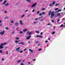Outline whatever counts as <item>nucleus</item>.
Masks as SVG:
<instances>
[{
	"instance_id": "1a4fd4ad",
	"label": "nucleus",
	"mask_w": 65,
	"mask_h": 65,
	"mask_svg": "<svg viewBox=\"0 0 65 65\" xmlns=\"http://www.w3.org/2000/svg\"><path fill=\"white\" fill-rule=\"evenodd\" d=\"M27 29H24L23 30V32H26V31H27Z\"/></svg>"
},
{
	"instance_id": "c03bdc74",
	"label": "nucleus",
	"mask_w": 65,
	"mask_h": 65,
	"mask_svg": "<svg viewBox=\"0 0 65 65\" xmlns=\"http://www.w3.org/2000/svg\"><path fill=\"white\" fill-rule=\"evenodd\" d=\"M42 15V14H41V13H40L39 14V15H40H40Z\"/></svg>"
},
{
	"instance_id": "79ce46f5",
	"label": "nucleus",
	"mask_w": 65,
	"mask_h": 65,
	"mask_svg": "<svg viewBox=\"0 0 65 65\" xmlns=\"http://www.w3.org/2000/svg\"><path fill=\"white\" fill-rule=\"evenodd\" d=\"M51 25V24L50 23H48V26H49V25Z\"/></svg>"
},
{
	"instance_id": "09e8293b",
	"label": "nucleus",
	"mask_w": 65,
	"mask_h": 65,
	"mask_svg": "<svg viewBox=\"0 0 65 65\" xmlns=\"http://www.w3.org/2000/svg\"><path fill=\"white\" fill-rule=\"evenodd\" d=\"M59 21H60V19H58V20H57V22H59Z\"/></svg>"
},
{
	"instance_id": "bb28decb",
	"label": "nucleus",
	"mask_w": 65,
	"mask_h": 65,
	"mask_svg": "<svg viewBox=\"0 0 65 65\" xmlns=\"http://www.w3.org/2000/svg\"><path fill=\"white\" fill-rule=\"evenodd\" d=\"M63 26H64V25H63V24L61 25H60V27H62Z\"/></svg>"
},
{
	"instance_id": "f704fd0d",
	"label": "nucleus",
	"mask_w": 65,
	"mask_h": 65,
	"mask_svg": "<svg viewBox=\"0 0 65 65\" xmlns=\"http://www.w3.org/2000/svg\"><path fill=\"white\" fill-rule=\"evenodd\" d=\"M14 32H15V31H13V32L12 33V34H13V33H14Z\"/></svg>"
},
{
	"instance_id": "20e7f679",
	"label": "nucleus",
	"mask_w": 65,
	"mask_h": 65,
	"mask_svg": "<svg viewBox=\"0 0 65 65\" xmlns=\"http://www.w3.org/2000/svg\"><path fill=\"white\" fill-rule=\"evenodd\" d=\"M19 44H22V45H24L25 44V43L23 42H21L20 43H19Z\"/></svg>"
},
{
	"instance_id": "603ef678",
	"label": "nucleus",
	"mask_w": 65,
	"mask_h": 65,
	"mask_svg": "<svg viewBox=\"0 0 65 65\" xmlns=\"http://www.w3.org/2000/svg\"><path fill=\"white\" fill-rule=\"evenodd\" d=\"M44 9H45L44 8H42V10H44Z\"/></svg>"
},
{
	"instance_id": "f03ea898",
	"label": "nucleus",
	"mask_w": 65,
	"mask_h": 65,
	"mask_svg": "<svg viewBox=\"0 0 65 65\" xmlns=\"http://www.w3.org/2000/svg\"><path fill=\"white\" fill-rule=\"evenodd\" d=\"M5 33V31L4 30L3 31H1L0 33V34H1V35H3L4 34V33Z\"/></svg>"
},
{
	"instance_id": "cd10ccee",
	"label": "nucleus",
	"mask_w": 65,
	"mask_h": 65,
	"mask_svg": "<svg viewBox=\"0 0 65 65\" xmlns=\"http://www.w3.org/2000/svg\"><path fill=\"white\" fill-rule=\"evenodd\" d=\"M60 15V13H58L57 14V15L58 16H59V15Z\"/></svg>"
},
{
	"instance_id": "c9c22d12",
	"label": "nucleus",
	"mask_w": 65,
	"mask_h": 65,
	"mask_svg": "<svg viewBox=\"0 0 65 65\" xmlns=\"http://www.w3.org/2000/svg\"><path fill=\"white\" fill-rule=\"evenodd\" d=\"M58 10V8H56L55 9V10Z\"/></svg>"
},
{
	"instance_id": "69168bd1",
	"label": "nucleus",
	"mask_w": 65,
	"mask_h": 65,
	"mask_svg": "<svg viewBox=\"0 0 65 65\" xmlns=\"http://www.w3.org/2000/svg\"><path fill=\"white\" fill-rule=\"evenodd\" d=\"M42 20H43V19L41 20L40 21V22H42Z\"/></svg>"
},
{
	"instance_id": "dca6fc26",
	"label": "nucleus",
	"mask_w": 65,
	"mask_h": 65,
	"mask_svg": "<svg viewBox=\"0 0 65 65\" xmlns=\"http://www.w3.org/2000/svg\"><path fill=\"white\" fill-rule=\"evenodd\" d=\"M4 44H3V43H2L1 44L0 46H3V45H4Z\"/></svg>"
},
{
	"instance_id": "a19ab883",
	"label": "nucleus",
	"mask_w": 65,
	"mask_h": 65,
	"mask_svg": "<svg viewBox=\"0 0 65 65\" xmlns=\"http://www.w3.org/2000/svg\"><path fill=\"white\" fill-rule=\"evenodd\" d=\"M39 11H38L37 12V14H39Z\"/></svg>"
},
{
	"instance_id": "37998d69",
	"label": "nucleus",
	"mask_w": 65,
	"mask_h": 65,
	"mask_svg": "<svg viewBox=\"0 0 65 65\" xmlns=\"http://www.w3.org/2000/svg\"><path fill=\"white\" fill-rule=\"evenodd\" d=\"M20 53H23V51H20Z\"/></svg>"
},
{
	"instance_id": "9d476101",
	"label": "nucleus",
	"mask_w": 65,
	"mask_h": 65,
	"mask_svg": "<svg viewBox=\"0 0 65 65\" xmlns=\"http://www.w3.org/2000/svg\"><path fill=\"white\" fill-rule=\"evenodd\" d=\"M27 2H28L29 3H31V1L29 0H26Z\"/></svg>"
},
{
	"instance_id": "c756f323",
	"label": "nucleus",
	"mask_w": 65,
	"mask_h": 65,
	"mask_svg": "<svg viewBox=\"0 0 65 65\" xmlns=\"http://www.w3.org/2000/svg\"><path fill=\"white\" fill-rule=\"evenodd\" d=\"M32 32H30L29 33V34H28V35H30V34H31V33Z\"/></svg>"
},
{
	"instance_id": "f3484780",
	"label": "nucleus",
	"mask_w": 65,
	"mask_h": 65,
	"mask_svg": "<svg viewBox=\"0 0 65 65\" xmlns=\"http://www.w3.org/2000/svg\"><path fill=\"white\" fill-rule=\"evenodd\" d=\"M56 33V32L55 31H54L53 32L52 34V35H54V34H55V33Z\"/></svg>"
},
{
	"instance_id": "aec40b11",
	"label": "nucleus",
	"mask_w": 65,
	"mask_h": 65,
	"mask_svg": "<svg viewBox=\"0 0 65 65\" xmlns=\"http://www.w3.org/2000/svg\"><path fill=\"white\" fill-rule=\"evenodd\" d=\"M42 14H44L45 13V12H42Z\"/></svg>"
},
{
	"instance_id": "13d9d810",
	"label": "nucleus",
	"mask_w": 65,
	"mask_h": 65,
	"mask_svg": "<svg viewBox=\"0 0 65 65\" xmlns=\"http://www.w3.org/2000/svg\"><path fill=\"white\" fill-rule=\"evenodd\" d=\"M48 42V41H45V43H46V42Z\"/></svg>"
},
{
	"instance_id": "4d7b16f0",
	"label": "nucleus",
	"mask_w": 65,
	"mask_h": 65,
	"mask_svg": "<svg viewBox=\"0 0 65 65\" xmlns=\"http://www.w3.org/2000/svg\"><path fill=\"white\" fill-rule=\"evenodd\" d=\"M38 43V42L37 41H36V43Z\"/></svg>"
},
{
	"instance_id": "bf43d9fd",
	"label": "nucleus",
	"mask_w": 65,
	"mask_h": 65,
	"mask_svg": "<svg viewBox=\"0 0 65 65\" xmlns=\"http://www.w3.org/2000/svg\"><path fill=\"white\" fill-rule=\"evenodd\" d=\"M19 39V38H16V39L17 40H18Z\"/></svg>"
},
{
	"instance_id": "49530a36",
	"label": "nucleus",
	"mask_w": 65,
	"mask_h": 65,
	"mask_svg": "<svg viewBox=\"0 0 65 65\" xmlns=\"http://www.w3.org/2000/svg\"><path fill=\"white\" fill-rule=\"evenodd\" d=\"M34 11H35V10L33 9L32 11V12H33Z\"/></svg>"
},
{
	"instance_id": "864d4df0",
	"label": "nucleus",
	"mask_w": 65,
	"mask_h": 65,
	"mask_svg": "<svg viewBox=\"0 0 65 65\" xmlns=\"http://www.w3.org/2000/svg\"><path fill=\"white\" fill-rule=\"evenodd\" d=\"M43 34L42 32H41L40 34V35H42Z\"/></svg>"
},
{
	"instance_id": "680f3d73",
	"label": "nucleus",
	"mask_w": 65,
	"mask_h": 65,
	"mask_svg": "<svg viewBox=\"0 0 65 65\" xmlns=\"http://www.w3.org/2000/svg\"><path fill=\"white\" fill-rule=\"evenodd\" d=\"M48 40H50V38H48Z\"/></svg>"
},
{
	"instance_id": "5fc2aeb1",
	"label": "nucleus",
	"mask_w": 65,
	"mask_h": 65,
	"mask_svg": "<svg viewBox=\"0 0 65 65\" xmlns=\"http://www.w3.org/2000/svg\"><path fill=\"white\" fill-rule=\"evenodd\" d=\"M33 61H36V59H33Z\"/></svg>"
},
{
	"instance_id": "a211bd4d",
	"label": "nucleus",
	"mask_w": 65,
	"mask_h": 65,
	"mask_svg": "<svg viewBox=\"0 0 65 65\" xmlns=\"http://www.w3.org/2000/svg\"><path fill=\"white\" fill-rule=\"evenodd\" d=\"M59 3H58L57 4H56L55 5V6H57V5H59Z\"/></svg>"
},
{
	"instance_id": "9b49d317",
	"label": "nucleus",
	"mask_w": 65,
	"mask_h": 65,
	"mask_svg": "<svg viewBox=\"0 0 65 65\" xmlns=\"http://www.w3.org/2000/svg\"><path fill=\"white\" fill-rule=\"evenodd\" d=\"M56 3V2H55V1H54L53 2L52 4L53 5H54Z\"/></svg>"
},
{
	"instance_id": "a18cd8bd",
	"label": "nucleus",
	"mask_w": 65,
	"mask_h": 65,
	"mask_svg": "<svg viewBox=\"0 0 65 65\" xmlns=\"http://www.w3.org/2000/svg\"><path fill=\"white\" fill-rule=\"evenodd\" d=\"M38 20V18H37L35 19V21H36V20Z\"/></svg>"
},
{
	"instance_id": "4be33fe9",
	"label": "nucleus",
	"mask_w": 65,
	"mask_h": 65,
	"mask_svg": "<svg viewBox=\"0 0 65 65\" xmlns=\"http://www.w3.org/2000/svg\"><path fill=\"white\" fill-rule=\"evenodd\" d=\"M39 38H42V36H39Z\"/></svg>"
},
{
	"instance_id": "b1692460",
	"label": "nucleus",
	"mask_w": 65,
	"mask_h": 65,
	"mask_svg": "<svg viewBox=\"0 0 65 65\" xmlns=\"http://www.w3.org/2000/svg\"><path fill=\"white\" fill-rule=\"evenodd\" d=\"M18 23L17 22V23H15V26H17V25H18Z\"/></svg>"
},
{
	"instance_id": "39448f33",
	"label": "nucleus",
	"mask_w": 65,
	"mask_h": 65,
	"mask_svg": "<svg viewBox=\"0 0 65 65\" xmlns=\"http://www.w3.org/2000/svg\"><path fill=\"white\" fill-rule=\"evenodd\" d=\"M19 22L21 25H23V23H22V22H23V21H19Z\"/></svg>"
},
{
	"instance_id": "4468645a",
	"label": "nucleus",
	"mask_w": 65,
	"mask_h": 65,
	"mask_svg": "<svg viewBox=\"0 0 65 65\" xmlns=\"http://www.w3.org/2000/svg\"><path fill=\"white\" fill-rule=\"evenodd\" d=\"M20 47H19L18 48L16 49V51H18V50H19V49H20Z\"/></svg>"
},
{
	"instance_id": "338daca9",
	"label": "nucleus",
	"mask_w": 65,
	"mask_h": 65,
	"mask_svg": "<svg viewBox=\"0 0 65 65\" xmlns=\"http://www.w3.org/2000/svg\"><path fill=\"white\" fill-rule=\"evenodd\" d=\"M27 11H28V10H25V12H27Z\"/></svg>"
},
{
	"instance_id": "de8ad7c7",
	"label": "nucleus",
	"mask_w": 65,
	"mask_h": 65,
	"mask_svg": "<svg viewBox=\"0 0 65 65\" xmlns=\"http://www.w3.org/2000/svg\"><path fill=\"white\" fill-rule=\"evenodd\" d=\"M37 23V22H34V24H36V23Z\"/></svg>"
},
{
	"instance_id": "393cba45",
	"label": "nucleus",
	"mask_w": 65,
	"mask_h": 65,
	"mask_svg": "<svg viewBox=\"0 0 65 65\" xmlns=\"http://www.w3.org/2000/svg\"><path fill=\"white\" fill-rule=\"evenodd\" d=\"M21 62V60H19V61H18L17 62H18V63H20V62Z\"/></svg>"
},
{
	"instance_id": "0e129e2a",
	"label": "nucleus",
	"mask_w": 65,
	"mask_h": 65,
	"mask_svg": "<svg viewBox=\"0 0 65 65\" xmlns=\"http://www.w3.org/2000/svg\"><path fill=\"white\" fill-rule=\"evenodd\" d=\"M2 25V24H0V26H1Z\"/></svg>"
},
{
	"instance_id": "ea45409f",
	"label": "nucleus",
	"mask_w": 65,
	"mask_h": 65,
	"mask_svg": "<svg viewBox=\"0 0 65 65\" xmlns=\"http://www.w3.org/2000/svg\"><path fill=\"white\" fill-rule=\"evenodd\" d=\"M51 21H52V22L53 23V22H54V20H51Z\"/></svg>"
},
{
	"instance_id": "423d86ee",
	"label": "nucleus",
	"mask_w": 65,
	"mask_h": 65,
	"mask_svg": "<svg viewBox=\"0 0 65 65\" xmlns=\"http://www.w3.org/2000/svg\"><path fill=\"white\" fill-rule=\"evenodd\" d=\"M7 1H6V0H5V1L4 2V3H3L2 4V5H4V4H5V3H6V2Z\"/></svg>"
},
{
	"instance_id": "5701e85b",
	"label": "nucleus",
	"mask_w": 65,
	"mask_h": 65,
	"mask_svg": "<svg viewBox=\"0 0 65 65\" xmlns=\"http://www.w3.org/2000/svg\"><path fill=\"white\" fill-rule=\"evenodd\" d=\"M8 18H9V17H5L4 18V19H8Z\"/></svg>"
},
{
	"instance_id": "f257e3e1",
	"label": "nucleus",
	"mask_w": 65,
	"mask_h": 65,
	"mask_svg": "<svg viewBox=\"0 0 65 65\" xmlns=\"http://www.w3.org/2000/svg\"><path fill=\"white\" fill-rule=\"evenodd\" d=\"M51 17H53L55 16V12L53 11L51 12V11H50L49 12L48 15V16H50L51 15Z\"/></svg>"
},
{
	"instance_id": "ddd939ff",
	"label": "nucleus",
	"mask_w": 65,
	"mask_h": 65,
	"mask_svg": "<svg viewBox=\"0 0 65 65\" xmlns=\"http://www.w3.org/2000/svg\"><path fill=\"white\" fill-rule=\"evenodd\" d=\"M5 29H6V30H8L9 28H8V27H6L5 28Z\"/></svg>"
},
{
	"instance_id": "7ed1b4c3",
	"label": "nucleus",
	"mask_w": 65,
	"mask_h": 65,
	"mask_svg": "<svg viewBox=\"0 0 65 65\" xmlns=\"http://www.w3.org/2000/svg\"><path fill=\"white\" fill-rule=\"evenodd\" d=\"M36 4H37V3H35L33 4L32 6H31V7L32 8V7H34L35 6H36Z\"/></svg>"
},
{
	"instance_id": "8fccbe9b",
	"label": "nucleus",
	"mask_w": 65,
	"mask_h": 65,
	"mask_svg": "<svg viewBox=\"0 0 65 65\" xmlns=\"http://www.w3.org/2000/svg\"><path fill=\"white\" fill-rule=\"evenodd\" d=\"M4 60V58H3L2 59V61H3Z\"/></svg>"
},
{
	"instance_id": "412c9836",
	"label": "nucleus",
	"mask_w": 65,
	"mask_h": 65,
	"mask_svg": "<svg viewBox=\"0 0 65 65\" xmlns=\"http://www.w3.org/2000/svg\"><path fill=\"white\" fill-rule=\"evenodd\" d=\"M3 53V52H2V50H0V53H1H1Z\"/></svg>"
},
{
	"instance_id": "3c124183",
	"label": "nucleus",
	"mask_w": 65,
	"mask_h": 65,
	"mask_svg": "<svg viewBox=\"0 0 65 65\" xmlns=\"http://www.w3.org/2000/svg\"><path fill=\"white\" fill-rule=\"evenodd\" d=\"M4 13H7V11H5Z\"/></svg>"
},
{
	"instance_id": "72a5a7b5",
	"label": "nucleus",
	"mask_w": 65,
	"mask_h": 65,
	"mask_svg": "<svg viewBox=\"0 0 65 65\" xmlns=\"http://www.w3.org/2000/svg\"><path fill=\"white\" fill-rule=\"evenodd\" d=\"M19 41H18L16 40L15 41V42L16 43H17V42H18Z\"/></svg>"
},
{
	"instance_id": "f8f14e48",
	"label": "nucleus",
	"mask_w": 65,
	"mask_h": 65,
	"mask_svg": "<svg viewBox=\"0 0 65 65\" xmlns=\"http://www.w3.org/2000/svg\"><path fill=\"white\" fill-rule=\"evenodd\" d=\"M49 6H53V4L52 3H51V4H50Z\"/></svg>"
},
{
	"instance_id": "6ab92c4d",
	"label": "nucleus",
	"mask_w": 65,
	"mask_h": 65,
	"mask_svg": "<svg viewBox=\"0 0 65 65\" xmlns=\"http://www.w3.org/2000/svg\"><path fill=\"white\" fill-rule=\"evenodd\" d=\"M8 52H6V53H5V54H6V55H7L8 54Z\"/></svg>"
},
{
	"instance_id": "774afa93",
	"label": "nucleus",
	"mask_w": 65,
	"mask_h": 65,
	"mask_svg": "<svg viewBox=\"0 0 65 65\" xmlns=\"http://www.w3.org/2000/svg\"><path fill=\"white\" fill-rule=\"evenodd\" d=\"M29 51H31V49H29Z\"/></svg>"
},
{
	"instance_id": "c85d7f7f",
	"label": "nucleus",
	"mask_w": 65,
	"mask_h": 65,
	"mask_svg": "<svg viewBox=\"0 0 65 65\" xmlns=\"http://www.w3.org/2000/svg\"><path fill=\"white\" fill-rule=\"evenodd\" d=\"M42 50V49H41V48H40L39 49L38 51H41V50Z\"/></svg>"
},
{
	"instance_id": "7c9ffc66",
	"label": "nucleus",
	"mask_w": 65,
	"mask_h": 65,
	"mask_svg": "<svg viewBox=\"0 0 65 65\" xmlns=\"http://www.w3.org/2000/svg\"><path fill=\"white\" fill-rule=\"evenodd\" d=\"M19 33H21V34H22V33H23V32H22V31H20L19 32Z\"/></svg>"
},
{
	"instance_id": "0eeeda50",
	"label": "nucleus",
	"mask_w": 65,
	"mask_h": 65,
	"mask_svg": "<svg viewBox=\"0 0 65 65\" xmlns=\"http://www.w3.org/2000/svg\"><path fill=\"white\" fill-rule=\"evenodd\" d=\"M3 46H0V49H2L3 48Z\"/></svg>"
},
{
	"instance_id": "e2e57ef3",
	"label": "nucleus",
	"mask_w": 65,
	"mask_h": 65,
	"mask_svg": "<svg viewBox=\"0 0 65 65\" xmlns=\"http://www.w3.org/2000/svg\"><path fill=\"white\" fill-rule=\"evenodd\" d=\"M13 21H12L11 22V23H13Z\"/></svg>"
},
{
	"instance_id": "e433bc0d",
	"label": "nucleus",
	"mask_w": 65,
	"mask_h": 65,
	"mask_svg": "<svg viewBox=\"0 0 65 65\" xmlns=\"http://www.w3.org/2000/svg\"><path fill=\"white\" fill-rule=\"evenodd\" d=\"M24 15H22V16H21V18H23V17H24Z\"/></svg>"
},
{
	"instance_id": "a878e982",
	"label": "nucleus",
	"mask_w": 65,
	"mask_h": 65,
	"mask_svg": "<svg viewBox=\"0 0 65 65\" xmlns=\"http://www.w3.org/2000/svg\"><path fill=\"white\" fill-rule=\"evenodd\" d=\"M61 11V10L59 9L57 11V12H59V11Z\"/></svg>"
},
{
	"instance_id": "052dcab7",
	"label": "nucleus",
	"mask_w": 65,
	"mask_h": 65,
	"mask_svg": "<svg viewBox=\"0 0 65 65\" xmlns=\"http://www.w3.org/2000/svg\"><path fill=\"white\" fill-rule=\"evenodd\" d=\"M31 37V36H29L28 37L30 38Z\"/></svg>"
},
{
	"instance_id": "58836bf2",
	"label": "nucleus",
	"mask_w": 65,
	"mask_h": 65,
	"mask_svg": "<svg viewBox=\"0 0 65 65\" xmlns=\"http://www.w3.org/2000/svg\"><path fill=\"white\" fill-rule=\"evenodd\" d=\"M21 65H24V64L22 63H21L20 64Z\"/></svg>"
},
{
	"instance_id": "2eb2a0df",
	"label": "nucleus",
	"mask_w": 65,
	"mask_h": 65,
	"mask_svg": "<svg viewBox=\"0 0 65 65\" xmlns=\"http://www.w3.org/2000/svg\"><path fill=\"white\" fill-rule=\"evenodd\" d=\"M36 32L37 33H39V31H36Z\"/></svg>"
},
{
	"instance_id": "6e6d98bb",
	"label": "nucleus",
	"mask_w": 65,
	"mask_h": 65,
	"mask_svg": "<svg viewBox=\"0 0 65 65\" xmlns=\"http://www.w3.org/2000/svg\"><path fill=\"white\" fill-rule=\"evenodd\" d=\"M26 48H25L24 49V51H26Z\"/></svg>"
},
{
	"instance_id": "2f4dec72",
	"label": "nucleus",
	"mask_w": 65,
	"mask_h": 65,
	"mask_svg": "<svg viewBox=\"0 0 65 65\" xmlns=\"http://www.w3.org/2000/svg\"><path fill=\"white\" fill-rule=\"evenodd\" d=\"M26 39L27 40L29 39H30V38L29 37H28L26 38Z\"/></svg>"
},
{
	"instance_id": "6e6552de",
	"label": "nucleus",
	"mask_w": 65,
	"mask_h": 65,
	"mask_svg": "<svg viewBox=\"0 0 65 65\" xmlns=\"http://www.w3.org/2000/svg\"><path fill=\"white\" fill-rule=\"evenodd\" d=\"M8 4H9V3H7L6 4H5V6H8Z\"/></svg>"
},
{
	"instance_id": "4c0bfd02",
	"label": "nucleus",
	"mask_w": 65,
	"mask_h": 65,
	"mask_svg": "<svg viewBox=\"0 0 65 65\" xmlns=\"http://www.w3.org/2000/svg\"><path fill=\"white\" fill-rule=\"evenodd\" d=\"M30 52H31V53H33V50H31L30 51Z\"/></svg>"
},
{
	"instance_id": "473e14b6",
	"label": "nucleus",
	"mask_w": 65,
	"mask_h": 65,
	"mask_svg": "<svg viewBox=\"0 0 65 65\" xmlns=\"http://www.w3.org/2000/svg\"><path fill=\"white\" fill-rule=\"evenodd\" d=\"M38 37H39V35H38L37 36H36V37H37V38Z\"/></svg>"
}]
</instances>
